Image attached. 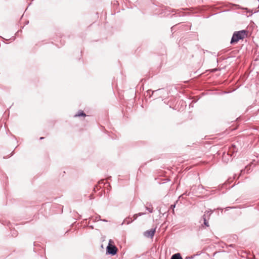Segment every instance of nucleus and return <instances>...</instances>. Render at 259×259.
<instances>
[{"label":"nucleus","instance_id":"obj_1","mask_svg":"<svg viewBox=\"0 0 259 259\" xmlns=\"http://www.w3.org/2000/svg\"><path fill=\"white\" fill-rule=\"evenodd\" d=\"M247 31L245 30H242L234 32L230 43L233 44L237 43L239 40L244 39L247 35Z\"/></svg>","mask_w":259,"mask_h":259},{"label":"nucleus","instance_id":"obj_2","mask_svg":"<svg viewBox=\"0 0 259 259\" xmlns=\"http://www.w3.org/2000/svg\"><path fill=\"white\" fill-rule=\"evenodd\" d=\"M211 211H206L204 214L202 216L199 222L201 223L203 221V224H201L202 227H208L209 226L208 220L209 219L210 216L211 214Z\"/></svg>","mask_w":259,"mask_h":259},{"label":"nucleus","instance_id":"obj_3","mask_svg":"<svg viewBox=\"0 0 259 259\" xmlns=\"http://www.w3.org/2000/svg\"><path fill=\"white\" fill-rule=\"evenodd\" d=\"M113 241L111 239L109 240L108 245L106 247V254L111 255H114L117 253V248L115 245L112 244Z\"/></svg>","mask_w":259,"mask_h":259},{"label":"nucleus","instance_id":"obj_4","mask_svg":"<svg viewBox=\"0 0 259 259\" xmlns=\"http://www.w3.org/2000/svg\"><path fill=\"white\" fill-rule=\"evenodd\" d=\"M156 231V228L151 229L144 232V235L148 238H153Z\"/></svg>","mask_w":259,"mask_h":259},{"label":"nucleus","instance_id":"obj_5","mask_svg":"<svg viewBox=\"0 0 259 259\" xmlns=\"http://www.w3.org/2000/svg\"><path fill=\"white\" fill-rule=\"evenodd\" d=\"M86 114L82 110H79L74 115V117H85Z\"/></svg>","mask_w":259,"mask_h":259},{"label":"nucleus","instance_id":"obj_6","mask_svg":"<svg viewBox=\"0 0 259 259\" xmlns=\"http://www.w3.org/2000/svg\"><path fill=\"white\" fill-rule=\"evenodd\" d=\"M170 259H183L180 253L173 254Z\"/></svg>","mask_w":259,"mask_h":259},{"label":"nucleus","instance_id":"obj_7","mask_svg":"<svg viewBox=\"0 0 259 259\" xmlns=\"http://www.w3.org/2000/svg\"><path fill=\"white\" fill-rule=\"evenodd\" d=\"M133 221V220H132V219L130 217H127L124 219L123 222L122 223L121 225H123V224H126L128 225V224H130L131 222H132Z\"/></svg>","mask_w":259,"mask_h":259},{"label":"nucleus","instance_id":"obj_8","mask_svg":"<svg viewBox=\"0 0 259 259\" xmlns=\"http://www.w3.org/2000/svg\"><path fill=\"white\" fill-rule=\"evenodd\" d=\"M146 214V213H145V212H139V213H138L135 214L133 215V218H134V219H133V221L136 220L137 219V218H138V217L142 216V215H144V214Z\"/></svg>","mask_w":259,"mask_h":259},{"label":"nucleus","instance_id":"obj_9","mask_svg":"<svg viewBox=\"0 0 259 259\" xmlns=\"http://www.w3.org/2000/svg\"><path fill=\"white\" fill-rule=\"evenodd\" d=\"M145 208L150 213H152L153 212V207L152 206L151 207L146 206Z\"/></svg>","mask_w":259,"mask_h":259},{"label":"nucleus","instance_id":"obj_10","mask_svg":"<svg viewBox=\"0 0 259 259\" xmlns=\"http://www.w3.org/2000/svg\"><path fill=\"white\" fill-rule=\"evenodd\" d=\"M175 207H176V204H172L170 206V208L172 209V212L173 213H174V212H175L174 208H175Z\"/></svg>","mask_w":259,"mask_h":259},{"label":"nucleus","instance_id":"obj_11","mask_svg":"<svg viewBox=\"0 0 259 259\" xmlns=\"http://www.w3.org/2000/svg\"><path fill=\"white\" fill-rule=\"evenodd\" d=\"M101 217L100 215H98V216H97L95 218V221H100L101 220Z\"/></svg>","mask_w":259,"mask_h":259},{"label":"nucleus","instance_id":"obj_12","mask_svg":"<svg viewBox=\"0 0 259 259\" xmlns=\"http://www.w3.org/2000/svg\"><path fill=\"white\" fill-rule=\"evenodd\" d=\"M201 254V252L196 254H194L193 255H192L191 257H189V258L190 259H193L195 257V256Z\"/></svg>","mask_w":259,"mask_h":259},{"label":"nucleus","instance_id":"obj_13","mask_svg":"<svg viewBox=\"0 0 259 259\" xmlns=\"http://www.w3.org/2000/svg\"><path fill=\"white\" fill-rule=\"evenodd\" d=\"M229 154L228 153L226 155L225 154V153L224 154L223 156V161H226V157L227 156H228Z\"/></svg>","mask_w":259,"mask_h":259},{"label":"nucleus","instance_id":"obj_14","mask_svg":"<svg viewBox=\"0 0 259 259\" xmlns=\"http://www.w3.org/2000/svg\"><path fill=\"white\" fill-rule=\"evenodd\" d=\"M100 221L104 222H108V220H105V219H101Z\"/></svg>","mask_w":259,"mask_h":259},{"label":"nucleus","instance_id":"obj_15","mask_svg":"<svg viewBox=\"0 0 259 259\" xmlns=\"http://www.w3.org/2000/svg\"><path fill=\"white\" fill-rule=\"evenodd\" d=\"M171 31H175V26H173L171 28Z\"/></svg>","mask_w":259,"mask_h":259},{"label":"nucleus","instance_id":"obj_16","mask_svg":"<svg viewBox=\"0 0 259 259\" xmlns=\"http://www.w3.org/2000/svg\"><path fill=\"white\" fill-rule=\"evenodd\" d=\"M116 4H118V1H116V3H114V5H116Z\"/></svg>","mask_w":259,"mask_h":259},{"label":"nucleus","instance_id":"obj_17","mask_svg":"<svg viewBox=\"0 0 259 259\" xmlns=\"http://www.w3.org/2000/svg\"><path fill=\"white\" fill-rule=\"evenodd\" d=\"M43 139H44V138H43V137H41V138H40V140Z\"/></svg>","mask_w":259,"mask_h":259},{"label":"nucleus","instance_id":"obj_18","mask_svg":"<svg viewBox=\"0 0 259 259\" xmlns=\"http://www.w3.org/2000/svg\"><path fill=\"white\" fill-rule=\"evenodd\" d=\"M156 91H155V92H156ZM154 91H153L152 92V94L154 93Z\"/></svg>","mask_w":259,"mask_h":259},{"label":"nucleus","instance_id":"obj_19","mask_svg":"<svg viewBox=\"0 0 259 259\" xmlns=\"http://www.w3.org/2000/svg\"><path fill=\"white\" fill-rule=\"evenodd\" d=\"M258 8H259V4H258Z\"/></svg>","mask_w":259,"mask_h":259}]
</instances>
